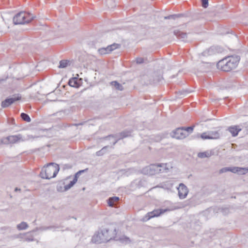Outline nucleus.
<instances>
[{
  "mask_svg": "<svg viewBox=\"0 0 248 248\" xmlns=\"http://www.w3.org/2000/svg\"><path fill=\"white\" fill-rule=\"evenodd\" d=\"M228 130L232 134L233 137H235L238 135L239 132L241 130V128H239V126L234 125L229 127Z\"/></svg>",
  "mask_w": 248,
  "mask_h": 248,
  "instance_id": "ddd939ff",
  "label": "nucleus"
},
{
  "mask_svg": "<svg viewBox=\"0 0 248 248\" xmlns=\"http://www.w3.org/2000/svg\"><path fill=\"white\" fill-rule=\"evenodd\" d=\"M20 117L22 119L27 122H30L31 121V119L28 114L25 113H21L20 114Z\"/></svg>",
  "mask_w": 248,
  "mask_h": 248,
  "instance_id": "b1692460",
  "label": "nucleus"
},
{
  "mask_svg": "<svg viewBox=\"0 0 248 248\" xmlns=\"http://www.w3.org/2000/svg\"><path fill=\"white\" fill-rule=\"evenodd\" d=\"M210 139H217L219 138L220 134L217 131H208Z\"/></svg>",
  "mask_w": 248,
  "mask_h": 248,
  "instance_id": "a211bd4d",
  "label": "nucleus"
},
{
  "mask_svg": "<svg viewBox=\"0 0 248 248\" xmlns=\"http://www.w3.org/2000/svg\"><path fill=\"white\" fill-rule=\"evenodd\" d=\"M104 154V152H103V150H100V151H98L96 153V155L97 156H102Z\"/></svg>",
  "mask_w": 248,
  "mask_h": 248,
  "instance_id": "c9c22d12",
  "label": "nucleus"
},
{
  "mask_svg": "<svg viewBox=\"0 0 248 248\" xmlns=\"http://www.w3.org/2000/svg\"><path fill=\"white\" fill-rule=\"evenodd\" d=\"M22 140V136L20 134L17 135L10 136L1 140V142L3 144H8L9 143H16Z\"/></svg>",
  "mask_w": 248,
  "mask_h": 248,
  "instance_id": "6e6552de",
  "label": "nucleus"
},
{
  "mask_svg": "<svg viewBox=\"0 0 248 248\" xmlns=\"http://www.w3.org/2000/svg\"><path fill=\"white\" fill-rule=\"evenodd\" d=\"M69 62V61L64 60H62L60 62V65L59 66V67L61 68H65L68 65Z\"/></svg>",
  "mask_w": 248,
  "mask_h": 248,
  "instance_id": "a878e982",
  "label": "nucleus"
},
{
  "mask_svg": "<svg viewBox=\"0 0 248 248\" xmlns=\"http://www.w3.org/2000/svg\"><path fill=\"white\" fill-rule=\"evenodd\" d=\"M41 230V231H46V230H49V228H48V226L47 227H46V226L41 227H40L39 228H36L33 231H36V230Z\"/></svg>",
  "mask_w": 248,
  "mask_h": 248,
  "instance_id": "72a5a7b5",
  "label": "nucleus"
},
{
  "mask_svg": "<svg viewBox=\"0 0 248 248\" xmlns=\"http://www.w3.org/2000/svg\"><path fill=\"white\" fill-rule=\"evenodd\" d=\"M200 137L203 140L210 139V136H209L208 132H204L202 133Z\"/></svg>",
  "mask_w": 248,
  "mask_h": 248,
  "instance_id": "7c9ffc66",
  "label": "nucleus"
},
{
  "mask_svg": "<svg viewBox=\"0 0 248 248\" xmlns=\"http://www.w3.org/2000/svg\"><path fill=\"white\" fill-rule=\"evenodd\" d=\"M98 51V52L99 53V54L101 55H104V54L109 53V51L107 47L106 48H104V47L101 48L99 49Z\"/></svg>",
  "mask_w": 248,
  "mask_h": 248,
  "instance_id": "c756f323",
  "label": "nucleus"
},
{
  "mask_svg": "<svg viewBox=\"0 0 248 248\" xmlns=\"http://www.w3.org/2000/svg\"><path fill=\"white\" fill-rule=\"evenodd\" d=\"M11 124H15V120L14 119H12L11 120V122H10Z\"/></svg>",
  "mask_w": 248,
  "mask_h": 248,
  "instance_id": "37998d69",
  "label": "nucleus"
},
{
  "mask_svg": "<svg viewBox=\"0 0 248 248\" xmlns=\"http://www.w3.org/2000/svg\"><path fill=\"white\" fill-rule=\"evenodd\" d=\"M71 167H72V166L71 165H68V164H66V165H64V169H65V168L66 169H71Z\"/></svg>",
  "mask_w": 248,
  "mask_h": 248,
  "instance_id": "79ce46f5",
  "label": "nucleus"
},
{
  "mask_svg": "<svg viewBox=\"0 0 248 248\" xmlns=\"http://www.w3.org/2000/svg\"><path fill=\"white\" fill-rule=\"evenodd\" d=\"M109 147V146H104L102 148L101 150H103V152H104V154L106 152V150Z\"/></svg>",
  "mask_w": 248,
  "mask_h": 248,
  "instance_id": "ea45409f",
  "label": "nucleus"
},
{
  "mask_svg": "<svg viewBox=\"0 0 248 248\" xmlns=\"http://www.w3.org/2000/svg\"><path fill=\"white\" fill-rule=\"evenodd\" d=\"M117 240H119L121 243L124 244H128L131 242L130 238L124 235L119 237L118 239H117Z\"/></svg>",
  "mask_w": 248,
  "mask_h": 248,
  "instance_id": "5701e85b",
  "label": "nucleus"
},
{
  "mask_svg": "<svg viewBox=\"0 0 248 248\" xmlns=\"http://www.w3.org/2000/svg\"><path fill=\"white\" fill-rule=\"evenodd\" d=\"M35 16L30 13L24 11L20 12L13 17V23L15 25L24 24L32 21Z\"/></svg>",
  "mask_w": 248,
  "mask_h": 248,
  "instance_id": "20e7f679",
  "label": "nucleus"
},
{
  "mask_svg": "<svg viewBox=\"0 0 248 248\" xmlns=\"http://www.w3.org/2000/svg\"><path fill=\"white\" fill-rule=\"evenodd\" d=\"M24 237H25V233H20L19 234H17V238H20L23 241H24Z\"/></svg>",
  "mask_w": 248,
  "mask_h": 248,
  "instance_id": "e433bc0d",
  "label": "nucleus"
},
{
  "mask_svg": "<svg viewBox=\"0 0 248 248\" xmlns=\"http://www.w3.org/2000/svg\"><path fill=\"white\" fill-rule=\"evenodd\" d=\"M239 60L238 56L228 57L219 61L217 67L223 71H230L237 67Z\"/></svg>",
  "mask_w": 248,
  "mask_h": 248,
  "instance_id": "f03ea898",
  "label": "nucleus"
},
{
  "mask_svg": "<svg viewBox=\"0 0 248 248\" xmlns=\"http://www.w3.org/2000/svg\"><path fill=\"white\" fill-rule=\"evenodd\" d=\"M117 232L115 228H103L93 235L92 241L98 244L107 242L115 238Z\"/></svg>",
  "mask_w": 248,
  "mask_h": 248,
  "instance_id": "f257e3e1",
  "label": "nucleus"
},
{
  "mask_svg": "<svg viewBox=\"0 0 248 248\" xmlns=\"http://www.w3.org/2000/svg\"><path fill=\"white\" fill-rule=\"evenodd\" d=\"M180 208V207H178V206H172L170 208H166L165 209H155L151 212H149L147 214V215L145 217V219L146 220H148L152 217H158L162 214H163L165 212H166L167 211H172L173 210L177 209Z\"/></svg>",
  "mask_w": 248,
  "mask_h": 248,
  "instance_id": "39448f33",
  "label": "nucleus"
},
{
  "mask_svg": "<svg viewBox=\"0 0 248 248\" xmlns=\"http://www.w3.org/2000/svg\"><path fill=\"white\" fill-rule=\"evenodd\" d=\"M28 227L29 226L28 224L26 222L23 221L17 225L16 228L18 230H23L27 229Z\"/></svg>",
  "mask_w": 248,
  "mask_h": 248,
  "instance_id": "412c9836",
  "label": "nucleus"
},
{
  "mask_svg": "<svg viewBox=\"0 0 248 248\" xmlns=\"http://www.w3.org/2000/svg\"><path fill=\"white\" fill-rule=\"evenodd\" d=\"M48 228H49V229H51L59 228H60V227L56 226H48Z\"/></svg>",
  "mask_w": 248,
  "mask_h": 248,
  "instance_id": "58836bf2",
  "label": "nucleus"
},
{
  "mask_svg": "<svg viewBox=\"0 0 248 248\" xmlns=\"http://www.w3.org/2000/svg\"><path fill=\"white\" fill-rule=\"evenodd\" d=\"M68 84L73 87H77L78 86L77 78H74L70 79L68 81Z\"/></svg>",
  "mask_w": 248,
  "mask_h": 248,
  "instance_id": "aec40b11",
  "label": "nucleus"
},
{
  "mask_svg": "<svg viewBox=\"0 0 248 248\" xmlns=\"http://www.w3.org/2000/svg\"><path fill=\"white\" fill-rule=\"evenodd\" d=\"M182 15L181 14H175V15H170L168 16L165 17V19H175L176 18H178L181 17Z\"/></svg>",
  "mask_w": 248,
  "mask_h": 248,
  "instance_id": "c85d7f7f",
  "label": "nucleus"
},
{
  "mask_svg": "<svg viewBox=\"0 0 248 248\" xmlns=\"http://www.w3.org/2000/svg\"><path fill=\"white\" fill-rule=\"evenodd\" d=\"M202 5L203 8H207L208 6V0H201Z\"/></svg>",
  "mask_w": 248,
  "mask_h": 248,
  "instance_id": "473e14b6",
  "label": "nucleus"
},
{
  "mask_svg": "<svg viewBox=\"0 0 248 248\" xmlns=\"http://www.w3.org/2000/svg\"><path fill=\"white\" fill-rule=\"evenodd\" d=\"M171 137L177 139H184L187 136L188 134L184 131L183 128L178 127L173 130L170 134Z\"/></svg>",
  "mask_w": 248,
  "mask_h": 248,
  "instance_id": "1a4fd4ad",
  "label": "nucleus"
},
{
  "mask_svg": "<svg viewBox=\"0 0 248 248\" xmlns=\"http://www.w3.org/2000/svg\"><path fill=\"white\" fill-rule=\"evenodd\" d=\"M173 33L178 39H181L183 41H184L187 36L186 32L181 31L178 30H175Z\"/></svg>",
  "mask_w": 248,
  "mask_h": 248,
  "instance_id": "4468645a",
  "label": "nucleus"
},
{
  "mask_svg": "<svg viewBox=\"0 0 248 248\" xmlns=\"http://www.w3.org/2000/svg\"><path fill=\"white\" fill-rule=\"evenodd\" d=\"M178 195L180 199H184L186 197L188 194V189L187 187L183 183L179 185V186L178 188Z\"/></svg>",
  "mask_w": 248,
  "mask_h": 248,
  "instance_id": "f8f14e48",
  "label": "nucleus"
},
{
  "mask_svg": "<svg viewBox=\"0 0 248 248\" xmlns=\"http://www.w3.org/2000/svg\"><path fill=\"white\" fill-rule=\"evenodd\" d=\"M194 126H191L189 127H182L183 129L186 132V133L188 135L189 133H191L193 132V129H194Z\"/></svg>",
  "mask_w": 248,
  "mask_h": 248,
  "instance_id": "cd10ccee",
  "label": "nucleus"
},
{
  "mask_svg": "<svg viewBox=\"0 0 248 248\" xmlns=\"http://www.w3.org/2000/svg\"><path fill=\"white\" fill-rule=\"evenodd\" d=\"M209 154L207 152H202V153H199L198 155V156L200 158H204L206 157L209 156Z\"/></svg>",
  "mask_w": 248,
  "mask_h": 248,
  "instance_id": "2f4dec72",
  "label": "nucleus"
},
{
  "mask_svg": "<svg viewBox=\"0 0 248 248\" xmlns=\"http://www.w3.org/2000/svg\"><path fill=\"white\" fill-rule=\"evenodd\" d=\"M15 191H20V189L18 188L17 187H16L15 189Z\"/></svg>",
  "mask_w": 248,
  "mask_h": 248,
  "instance_id": "c03bdc74",
  "label": "nucleus"
},
{
  "mask_svg": "<svg viewBox=\"0 0 248 248\" xmlns=\"http://www.w3.org/2000/svg\"><path fill=\"white\" fill-rule=\"evenodd\" d=\"M59 170L58 164L50 163L42 168L39 175L43 179H50L56 176Z\"/></svg>",
  "mask_w": 248,
  "mask_h": 248,
  "instance_id": "7ed1b4c3",
  "label": "nucleus"
},
{
  "mask_svg": "<svg viewBox=\"0 0 248 248\" xmlns=\"http://www.w3.org/2000/svg\"><path fill=\"white\" fill-rule=\"evenodd\" d=\"M231 171L233 173L238 172L240 174H244L248 172V168L239 167H224L219 170V173Z\"/></svg>",
  "mask_w": 248,
  "mask_h": 248,
  "instance_id": "423d86ee",
  "label": "nucleus"
},
{
  "mask_svg": "<svg viewBox=\"0 0 248 248\" xmlns=\"http://www.w3.org/2000/svg\"><path fill=\"white\" fill-rule=\"evenodd\" d=\"M76 179H74L72 181H70V182L67 185L64 186V189L65 190H67L72 187L76 183Z\"/></svg>",
  "mask_w": 248,
  "mask_h": 248,
  "instance_id": "bb28decb",
  "label": "nucleus"
},
{
  "mask_svg": "<svg viewBox=\"0 0 248 248\" xmlns=\"http://www.w3.org/2000/svg\"><path fill=\"white\" fill-rule=\"evenodd\" d=\"M130 134H131L130 131H123L119 134H117L115 135H109L108 136L104 137L102 138V139L103 140H107L108 138H111V137L113 138L114 139H116L115 140V141L113 142V145H114L118 142V141L119 140L122 139H123L124 138H126L127 137H128L130 135Z\"/></svg>",
  "mask_w": 248,
  "mask_h": 248,
  "instance_id": "0eeeda50",
  "label": "nucleus"
},
{
  "mask_svg": "<svg viewBox=\"0 0 248 248\" xmlns=\"http://www.w3.org/2000/svg\"><path fill=\"white\" fill-rule=\"evenodd\" d=\"M144 62V60L142 58H137L136 59V62L137 63L141 64L143 63Z\"/></svg>",
  "mask_w": 248,
  "mask_h": 248,
  "instance_id": "f704fd0d",
  "label": "nucleus"
},
{
  "mask_svg": "<svg viewBox=\"0 0 248 248\" xmlns=\"http://www.w3.org/2000/svg\"><path fill=\"white\" fill-rule=\"evenodd\" d=\"M88 170V169H86L85 170H80L79 171H78V173H79L80 174H81L82 173L84 172H85L86 171H87Z\"/></svg>",
  "mask_w": 248,
  "mask_h": 248,
  "instance_id": "a19ab883",
  "label": "nucleus"
},
{
  "mask_svg": "<svg viewBox=\"0 0 248 248\" xmlns=\"http://www.w3.org/2000/svg\"><path fill=\"white\" fill-rule=\"evenodd\" d=\"M14 238H17V235H15Z\"/></svg>",
  "mask_w": 248,
  "mask_h": 248,
  "instance_id": "a18cd8bd",
  "label": "nucleus"
},
{
  "mask_svg": "<svg viewBox=\"0 0 248 248\" xmlns=\"http://www.w3.org/2000/svg\"><path fill=\"white\" fill-rule=\"evenodd\" d=\"M158 171L157 173L168 172L169 169L167 167V164H157Z\"/></svg>",
  "mask_w": 248,
  "mask_h": 248,
  "instance_id": "2eb2a0df",
  "label": "nucleus"
},
{
  "mask_svg": "<svg viewBox=\"0 0 248 248\" xmlns=\"http://www.w3.org/2000/svg\"><path fill=\"white\" fill-rule=\"evenodd\" d=\"M21 96L19 94H15L12 98H7L2 101L1 106L2 108H6L9 107L15 102L21 99Z\"/></svg>",
  "mask_w": 248,
  "mask_h": 248,
  "instance_id": "9d476101",
  "label": "nucleus"
},
{
  "mask_svg": "<svg viewBox=\"0 0 248 248\" xmlns=\"http://www.w3.org/2000/svg\"><path fill=\"white\" fill-rule=\"evenodd\" d=\"M110 84L118 90L123 91L124 89L123 86L116 81H112Z\"/></svg>",
  "mask_w": 248,
  "mask_h": 248,
  "instance_id": "6ab92c4d",
  "label": "nucleus"
},
{
  "mask_svg": "<svg viewBox=\"0 0 248 248\" xmlns=\"http://www.w3.org/2000/svg\"><path fill=\"white\" fill-rule=\"evenodd\" d=\"M119 200V198L118 197H110L108 200V203L109 206L115 207Z\"/></svg>",
  "mask_w": 248,
  "mask_h": 248,
  "instance_id": "dca6fc26",
  "label": "nucleus"
},
{
  "mask_svg": "<svg viewBox=\"0 0 248 248\" xmlns=\"http://www.w3.org/2000/svg\"><path fill=\"white\" fill-rule=\"evenodd\" d=\"M34 240V239L33 236L31 234L30 232L25 233L24 241L30 242L33 241Z\"/></svg>",
  "mask_w": 248,
  "mask_h": 248,
  "instance_id": "4be33fe9",
  "label": "nucleus"
},
{
  "mask_svg": "<svg viewBox=\"0 0 248 248\" xmlns=\"http://www.w3.org/2000/svg\"><path fill=\"white\" fill-rule=\"evenodd\" d=\"M216 50L213 47H211L209 48L204 51L202 53L203 56H208L215 54Z\"/></svg>",
  "mask_w": 248,
  "mask_h": 248,
  "instance_id": "f3484780",
  "label": "nucleus"
},
{
  "mask_svg": "<svg viewBox=\"0 0 248 248\" xmlns=\"http://www.w3.org/2000/svg\"><path fill=\"white\" fill-rule=\"evenodd\" d=\"M157 164H151L143 168L142 172L145 175H153L157 173Z\"/></svg>",
  "mask_w": 248,
  "mask_h": 248,
  "instance_id": "9b49d317",
  "label": "nucleus"
},
{
  "mask_svg": "<svg viewBox=\"0 0 248 248\" xmlns=\"http://www.w3.org/2000/svg\"><path fill=\"white\" fill-rule=\"evenodd\" d=\"M80 175V174L79 173H78V172H77L75 174V177H74V179H76V182H77L78 178V177L79 176V175Z\"/></svg>",
  "mask_w": 248,
  "mask_h": 248,
  "instance_id": "4c0bfd02",
  "label": "nucleus"
},
{
  "mask_svg": "<svg viewBox=\"0 0 248 248\" xmlns=\"http://www.w3.org/2000/svg\"><path fill=\"white\" fill-rule=\"evenodd\" d=\"M120 46V45H119L118 44L114 43L112 45L108 46L107 47H108V49L109 52H110L113 51V50L116 49L117 48H118Z\"/></svg>",
  "mask_w": 248,
  "mask_h": 248,
  "instance_id": "393cba45",
  "label": "nucleus"
},
{
  "mask_svg": "<svg viewBox=\"0 0 248 248\" xmlns=\"http://www.w3.org/2000/svg\"><path fill=\"white\" fill-rule=\"evenodd\" d=\"M246 128H247V129L248 130V126L246 127Z\"/></svg>",
  "mask_w": 248,
  "mask_h": 248,
  "instance_id": "49530a36",
  "label": "nucleus"
}]
</instances>
